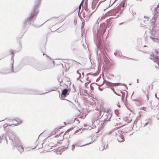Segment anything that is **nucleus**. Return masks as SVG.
Segmentation results:
<instances>
[{
    "label": "nucleus",
    "mask_w": 159,
    "mask_h": 159,
    "mask_svg": "<svg viewBox=\"0 0 159 159\" xmlns=\"http://www.w3.org/2000/svg\"><path fill=\"white\" fill-rule=\"evenodd\" d=\"M159 7V3L158 5L157 6V7Z\"/></svg>",
    "instance_id": "obj_21"
},
{
    "label": "nucleus",
    "mask_w": 159,
    "mask_h": 159,
    "mask_svg": "<svg viewBox=\"0 0 159 159\" xmlns=\"http://www.w3.org/2000/svg\"><path fill=\"white\" fill-rule=\"evenodd\" d=\"M66 18L65 16H60L58 18H56L53 20H54L57 21V23H61Z\"/></svg>",
    "instance_id": "obj_3"
},
{
    "label": "nucleus",
    "mask_w": 159,
    "mask_h": 159,
    "mask_svg": "<svg viewBox=\"0 0 159 159\" xmlns=\"http://www.w3.org/2000/svg\"><path fill=\"white\" fill-rule=\"evenodd\" d=\"M93 89V88H91V89Z\"/></svg>",
    "instance_id": "obj_25"
},
{
    "label": "nucleus",
    "mask_w": 159,
    "mask_h": 159,
    "mask_svg": "<svg viewBox=\"0 0 159 159\" xmlns=\"http://www.w3.org/2000/svg\"><path fill=\"white\" fill-rule=\"evenodd\" d=\"M41 0H37L36 1V5H37L36 7H38V5H39L40 2Z\"/></svg>",
    "instance_id": "obj_9"
},
{
    "label": "nucleus",
    "mask_w": 159,
    "mask_h": 159,
    "mask_svg": "<svg viewBox=\"0 0 159 159\" xmlns=\"http://www.w3.org/2000/svg\"><path fill=\"white\" fill-rule=\"evenodd\" d=\"M93 89V88H91V89Z\"/></svg>",
    "instance_id": "obj_24"
},
{
    "label": "nucleus",
    "mask_w": 159,
    "mask_h": 159,
    "mask_svg": "<svg viewBox=\"0 0 159 159\" xmlns=\"http://www.w3.org/2000/svg\"><path fill=\"white\" fill-rule=\"evenodd\" d=\"M111 116H110V117H109V119H110V118H111Z\"/></svg>",
    "instance_id": "obj_23"
},
{
    "label": "nucleus",
    "mask_w": 159,
    "mask_h": 159,
    "mask_svg": "<svg viewBox=\"0 0 159 159\" xmlns=\"http://www.w3.org/2000/svg\"><path fill=\"white\" fill-rule=\"evenodd\" d=\"M34 8L36 9V10L34 9L33 13H32L30 17V19H32L35 16H36V15L38 13V11L36 9V6H35Z\"/></svg>",
    "instance_id": "obj_5"
},
{
    "label": "nucleus",
    "mask_w": 159,
    "mask_h": 159,
    "mask_svg": "<svg viewBox=\"0 0 159 159\" xmlns=\"http://www.w3.org/2000/svg\"><path fill=\"white\" fill-rule=\"evenodd\" d=\"M107 146H108V144H107V147H106V148H107Z\"/></svg>",
    "instance_id": "obj_22"
},
{
    "label": "nucleus",
    "mask_w": 159,
    "mask_h": 159,
    "mask_svg": "<svg viewBox=\"0 0 159 159\" xmlns=\"http://www.w3.org/2000/svg\"><path fill=\"white\" fill-rule=\"evenodd\" d=\"M49 144L50 145V146H52V147H55V145H54V146H53V145H52V143H50Z\"/></svg>",
    "instance_id": "obj_16"
},
{
    "label": "nucleus",
    "mask_w": 159,
    "mask_h": 159,
    "mask_svg": "<svg viewBox=\"0 0 159 159\" xmlns=\"http://www.w3.org/2000/svg\"><path fill=\"white\" fill-rule=\"evenodd\" d=\"M69 94L68 90L66 89H65L62 91L61 96L63 98L67 97Z\"/></svg>",
    "instance_id": "obj_4"
},
{
    "label": "nucleus",
    "mask_w": 159,
    "mask_h": 159,
    "mask_svg": "<svg viewBox=\"0 0 159 159\" xmlns=\"http://www.w3.org/2000/svg\"><path fill=\"white\" fill-rule=\"evenodd\" d=\"M75 148V145H73L72 146V149L74 150Z\"/></svg>",
    "instance_id": "obj_15"
},
{
    "label": "nucleus",
    "mask_w": 159,
    "mask_h": 159,
    "mask_svg": "<svg viewBox=\"0 0 159 159\" xmlns=\"http://www.w3.org/2000/svg\"><path fill=\"white\" fill-rule=\"evenodd\" d=\"M12 122L13 123V124H12V125H17L18 124L17 121L15 120H12Z\"/></svg>",
    "instance_id": "obj_7"
},
{
    "label": "nucleus",
    "mask_w": 159,
    "mask_h": 159,
    "mask_svg": "<svg viewBox=\"0 0 159 159\" xmlns=\"http://www.w3.org/2000/svg\"><path fill=\"white\" fill-rule=\"evenodd\" d=\"M78 74H79V77H81L82 76L81 75V73L80 72H79L78 73H77Z\"/></svg>",
    "instance_id": "obj_13"
},
{
    "label": "nucleus",
    "mask_w": 159,
    "mask_h": 159,
    "mask_svg": "<svg viewBox=\"0 0 159 159\" xmlns=\"http://www.w3.org/2000/svg\"><path fill=\"white\" fill-rule=\"evenodd\" d=\"M11 53L12 54L13 56H14V53L13 52H11Z\"/></svg>",
    "instance_id": "obj_20"
},
{
    "label": "nucleus",
    "mask_w": 159,
    "mask_h": 159,
    "mask_svg": "<svg viewBox=\"0 0 159 159\" xmlns=\"http://www.w3.org/2000/svg\"><path fill=\"white\" fill-rule=\"evenodd\" d=\"M93 89V88H91V89Z\"/></svg>",
    "instance_id": "obj_26"
},
{
    "label": "nucleus",
    "mask_w": 159,
    "mask_h": 159,
    "mask_svg": "<svg viewBox=\"0 0 159 159\" xmlns=\"http://www.w3.org/2000/svg\"><path fill=\"white\" fill-rule=\"evenodd\" d=\"M113 91L114 92V89H113Z\"/></svg>",
    "instance_id": "obj_28"
},
{
    "label": "nucleus",
    "mask_w": 159,
    "mask_h": 159,
    "mask_svg": "<svg viewBox=\"0 0 159 159\" xmlns=\"http://www.w3.org/2000/svg\"><path fill=\"white\" fill-rule=\"evenodd\" d=\"M117 139L118 141L120 142H123V141H124L125 140L124 136L122 134L119 135L117 137Z\"/></svg>",
    "instance_id": "obj_6"
},
{
    "label": "nucleus",
    "mask_w": 159,
    "mask_h": 159,
    "mask_svg": "<svg viewBox=\"0 0 159 159\" xmlns=\"http://www.w3.org/2000/svg\"><path fill=\"white\" fill-rule=\"evenodd\" d=\"M13 138L11 139L12 142L17 145H16V147L17 149L20 153H21L24 152V149L23 147L21 145V143L18 137L14 134L12 135Z\"/></svg>",
    "instance_id": "obj_1"
},
{
    "label": "nucleus",
    "mask_w": 159,
    "mask_h": 159,
    "mask_svg": "<svg viewBox=\"0 0 159 159\" xmlns=\"http://www.w3.org/2000/svg\"><path fill=\"white\" fill-rule=\"evenodd\" d=\"M77 121H79V120H78L77 119Z\"/></svg>",
    "instance_id": "obj_27"
},
{
    "label": "nucleus",
    "mask_w": 159,
    "mask_h": 159,
    "mask_svg": "<svg viewBox=\"0 0 159 159\" xmlns=\"http://www.w3.org/2000/svg\"><path fill=\"white\" fill-rule=\"evenodd\" d=\"M81 5H82V3L80 4V6H79V10H80L81 9Z\"/></svg>",
    "instance_id": "obj_17"
},
{
    "label": "nucleus",
    "mask_w": 159,
    "mask_h": 159,
    "mask_svg": "<svg viewBox=\"0 0 159 159\" xmlns=\"http://www.w3.org/2000/svg\"><path fill=\"white\" fill-rule=\"evenodd\" d=\"M152 124V122L151 121H150L149 122H147L145 123V125L144 126H145L148 125V124H149L150 125H151Z\"/></svg>",
    "instance_id": "obj_11"
},
{
    "label": "nucleus",
    "mask_w": 159,
    "mask_h": 159,
    "mask_svg": "<svg viewBox=\"0 0 159 159\" xmlns=\"http://www.w3.org/2000/svg\"><path fill=\"white\" fill-rule=\"evenodd\" d=\"M104 82H105V83H106L107 84H111V83L110 82H109L108 81H106V80L104 81Z\"/></svg>",
    "instance_id": "obj_14"
},
{
    "label": "nucleus",
    "mask_w": 159,
    "mask_h": 159,
    "mask_svg": "<svg viewBox=\"0 0 159 159\" xmlns=\"http://www.w3.org/2000/svg\"><path fill=\"white\" fill-rule=\"evenodd\" d=\"M68 131H66L64 134H63V132H61L59 135H57L56 137V140L57 141V142L60 143V142L62 141L64 139V135H66Z\"/></svg>",
    "instance_id": "obj_2"
},
{
    "label": "nucleus",
    "mask_w": 159,
    "mask_h": 159,
    "mask_svg": "<svg viewBox=\"0 0 159 159\" xmlns=\"http://www.w3.org/2000/svg\"><path fill=\"white\" fill-rule=\"evenodd\" d=\"M99 89L101 91H102V89H101L100 88H99Z\"/></svg>",
    "instance_id": "obj_19"
},
{
    "label": "nucleus",
    "mask_w": 159,
    "mask_h": 159,
    "mask_svg": "<svg viewBox=\"0 0 159 159\" xmlns=\"http://www.w3.org/2000/svg\"><path fill=\"white\" fill-rule=\"evenodd\" d=\"M67 131H68V133L66 135H64V137H65L66 138H68V137H69L70 136V134H69V133H68L69 130H68Z\"/></svg>",
    "instance_id": "obj_8"
},
{
    "label": "nucleus",
    "mask_w": 159,
    "mask_h": 159,
    "mask_svg": "<svg viewBox=\"0 0 159 159\" xmlns=\"http://www.w3.org/2000/svg\"><path fill=\"white\" fill-rule=\"evenodd\" d=\"M79 72H80L81 73V74H82L83 77H84V74L83 70H77V72L78 73Z\"/></svg>",
    "instance_id": "obj_10"
},
{
    "label": "nucleus",
    "mask_w": 159,
    "mask_h": 159,
    "mask_svg": "<svg viewBox=\"0 0 159 159\" xmlns=\"http://www.w3.org/2000/svg\"><path fill=\"white\" fill-rule=\"evenodd\" d=\"M5 126V125H3L4 127L5 128H6V127H7L8 128L9 127L8 126Z\"/></svg>",
    "instance_id": "obj_18"
},
{
    "label": "nucleus",
    "mask_w": 159,
    "mask_h": 159,
    "mask_svg": "<svg viewBox=\"0 0 159 159\" xmlns=\"http://www.w3.org/2000/svg\"><path fill=\"white\" fill-rule=\"evenodd\" d=\"M121 5L122 6V7L123 8H124L125 7H126V6H125V2H122L121 4Z\"/></svg>",
    "instance_id": "obj_12"
}]
</instances>
